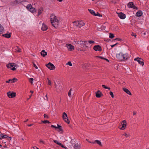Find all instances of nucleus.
Listing matches in <instances>:
<instances>
[{
	"instance_id": "6ab92c4d",
	"label": "nucleus",
	"mask_w": 149,
	"mask_h": 149,
	"mask_svg": "<svg viewBox=\"0 0 149 149\" xmlns=\"http://www.w3.org/2000/svg\"><path fill=\"white\" fill-rule=\"evenodd\" d=\"M47 52H45V50H42L41 52V54L43 57H45V56L47 55Z\"/></svg>"
},
{
	"instance_id": "dca6fc26",
	"label": "nucleus",
	"mask_w": 149,
	"mask_h": 149,
	"mask_svg": "<svg viewBox=\"0 0 149 149\" xmlns=\"http://www.w3.org/2000/svg\"><path fill=\"white\" fill-rule=\"evenodd\" d=\"M118 16L121 19H123L125 18V14L121 12L119 13H117Z\"/></svg>"
},
{
	"instance_id": "9d476101",
	"label": "nucleus",
	"mask_w": 149,
	"mask_h": 149,
	"mask_svg": "<svg viewBox=\"0 0 149 149\" xmlns=\"http://www.w3.org/2000/svg\"><path fill=\"white\" fill-rule=\"evenodd\" d=\"M7 95L8 97L10 98H12L15 97L16 96V93L14 92H11L9 91L7 93Z\"/></svg>"
},
{
	"instance_id": "3c124183",
	"label": "nucleus",
	"mask_w": 149,
	"mask_h": 149,
	"mask_svg": "<svg viewBox=\"0 0 149 149\" xmlns=\"http://www.w3.org/2000/svg\"><path fill=\"white\" fill-rule=\"evenodd\" d=\"M11 81V79H10L8 81H6V83H11L10 81Z\"/></svg>"
},
{
	"instance_id": "a211bd4d",
	"label": "nucleus",
	"mask_w": 149,
	"mask_h": 149,
	"mask_svg": "<svg viewBox=\"0 0 149 149\" xmlns=\"http://www.w3.org/2000/svg\"><path fill=\"white\" fill-rule=\"evenodd\" d=\"M48 27L45 24H43L42 26V30L43 31H45L47 30Z\"/></svg>"
},
{
	"instance_id": "c03bdc74",
	"label": "nucleus",
	"mask_w": 149,
	"mask_h": 149,
	"mask_svg": "<svg viewBox=\"0 0 149 149\" xmlns=\"http://www.w3.org/2000/svg\"><path fill=\"white\" fill-rule=\"evenodd\" d=\"M30 82L32 84L33 83L32 81L33 80V78H30L29 79Z\"/></svg>"
},
{
	"instance_id": "49530a36",
	"label": "nucleus",
	"mask_w": 149,
	"mask_h": 149,
	"mask_svg": "<svg viewBox=\"0 0 149 149\" xmlns=\"http://www.w3.org/2000/svg\"><path fill=\"white\" fill-rule=\"evenodd\" d=\"M33 65L34 67L36 68V69H38V67L35 64L34 62H33Z\"/></svg>"
},
{
	"instance_id": "774afa93",
	"label": "nucleus",
	"mask_w": 149,
	"mask_h": 149,
	"mask_svg": "<svg viewBox=\"0 0 149 149\" xmlns=\"http://www.w3.org/2000/svg\"><path fill=\"white\" fill-rule=\"evenodd\" d=\"M28 119H27L26 120H25V121H24V122H26V121H28Z\"/></svg>"
},
{
	"instance_id": "c756f323",
	"label": "nucleus",
	"mask_w": 149,
	"mask_h": 149,
	"mask_svg": "<svg viewBox=\"0 0 149 149\" xmlns=\"http://www.w3.org/2000/svg\"><path fill=\"white\" fill-rule=\"evenodd\" d=\"M7 137V135H3L2 134L1 135H0V139L2 138H6V137Z\"/></svg>"
},
{
	"instance_id": "473e14b6",
	"label": "nucleus",
	"mask_w": 149,
	"mask_h": 149,
	"mask_svg": "<svg viewBox=\"0 0 149 149\" xmlns=\"http://www.w3.org/2000/svg\"><path fill=\"white\" fill-rule=\"evenodd\" d=\"M94 15L95 16H98L99 17H102V15H100L98 12H97V13H95Z\"/></svg>"
},
{
	"instance_id": "c85d7f7f",
	"label": "nucleus",
	"mask_w": 149,
	"mask_h": 149,
	"mask_svg": "<svg viewBox=\"0 0 149 149\" xmlns=\"http://www.w3.org/2000/svg\"><path fill=\"white\" fill-rule=\"evenodd\" d=\"M4 28L0 24V35L3 33Z\"/></svg>"
},
{
	"instance_id": "f8f14e48",
	"label": "nucleus",
	"mask_w": 149,
	"mask_h": 149,
	"mask_svg": "<svg viewBox=\"0 0 149 149\" xmlns=\"http://www.w3.org/2000/svg\"><path fill=\"white\" fill-rule=\"evenodd\" d=\"M127 6L129 8H132L135 9H137V7L132 2H130L127 4Z\"/></svg>"
},
{
	"instance_id": "338daca9",
	"label": "nucleus",
	"mask_w": 149,
	"mask_h": 149,
	"mask_svg": "<svg viewBox=\"0 0 149 149\" xmlns=\"http://www.w3.org/2000/svg\"><path fill=\"white\" fill-rule=\"evenodd\" d=\"M30 92L32 93H33V91H30Z\"/></svg>"
},
{
	"instance_id": "ea45409f",
	"label": "nucleus",
	"mask_w": 149,
	"mask_h": 149,
	"mask_svg": "<svg viewBox=\"0 0 149 149\" xmlns=\"http://www.w3.org/2000/svg\"><path fill=\"white\" fill-rule=\"evenodd\" d=\"M17 80V79H16L15 78H14L13 79H12V80H11V81H12L13 82H14L15 81H16Z\"/></svg>"
},
{
	"instance_id": "6e6552de",
	"label": "nucleus",
	"mask_w": 149,
	"mask_h": 149,
	"mask_svg": "<svg viewBox=\"0 0 149 149\" xmlns=\"http://www.w3.org/2000/svg\"><path fill=\"white\" fill-rule=\"evenodd\" d=\"M46 66L50 70H54L55 68V66L50 62H49L47 64H46Z\"/></svg>"
},
{
	"instance_id": "0e129e2a",
	"label": "nucleus",
	"mask_w": 149,
	"mask_h": 149,
	"mask_svg": "<svg viewBox=\"0 0 149 149\" xmlns=\"http://www.w3.org/2000/svg\"><path fill=\"white\" fill-rule=\"evenodd\" d=\"M59 2H61L62 1H63V0H57Z\"/></svg>"
},
{
	"instance_id": "1a4fd4ad",
	"label": "nucleus",
	"mask_w": 149,
	"mask_h": 149,
	"mask_svg": "<svg viewBox=\"0 0 149 149\" xmlns=\"http://www.w3.org/2000/svg\"><path fill=\"white\" fill-rule=\"evenodd\" d=\"M135 61H136L138 62L139 64L143 66L144 64V62L143 60L141 58L138 57L134 59Z\"/></svg>"
},
{
	"instance_id": "ddd939ff",
	"label": "nucleus",
	"mask_w": 149,
	"mask_h": 149,
	"mask_svg": "<svg viewBox=\"0 0 149 149\" xmlns=\"http://www.w3.org/2000/svg\"><path fill=\"white\" fill-rule=\"evenodd\" d=\"M66 47L69 51H72L74 49V47L73 46L70 44H67Z\"/></svg>"
},
{
	"instance_id": "20e7f679",
	"label": "nucleus",
	"mask_w": 149,
	"mask_h": 149,
	"mask_svg": "<svg viewBox=\"0 0 149 149\" xmlns=\"http://www.w3.org/2000/svg\"><path fill=\"white\" fill-rule=\"evenodd\" d=\"M120 124L121 125H122V127H120L119 126V128L121 130H125L126 128L127 125V123L126 120H123L121 122Z\"/></svg>"
},
{
	"instance_id": "a878e982",
	"label": "nucleus",
	"mask_w": 149,
	"mask_h": 149,
	"mask_svg": "<svg viewBox=\"0 0 149 149\" xmlns=\"http://www.w3.org/2000/svg\"><path fill=\"white\" fill-rule=\"evenodd\" d=\"M15 52H21V50L19 48V47L18 46H16L15 49Z\"/></svg>"
},
{
	"instance_id": "603ef678",
	"label": "nucleus",
	"mask_w": 149,
	"mask_h": 149,
	"mask_svg": "<svg viewBox=\"0 0 149 149\" xmlns=\"http://www.w3.org/2000/svg\"><path fill=\"white\" fill-rule=\"evenodd\" d=\"M132 36H134L135 38L136 37V34H134V33H132Z\"/></svg>"
},
{
	"instance_id": "39448f33",
	"label": "nucleus",
	"mask_w": 149,
	"mask_h": 149,
	"mask_svg": "<svg viewBox=\"0 0 149 149\" xmlns=\"http://www.w3.org/2000/svg\"><path fill=\"white\" fill-rule=\"evenodd\" d=\"M86 44H87V41H80L77 42V44L79 45L81 48L84 47V46L86 45Z\"/></svg>"
},
{
	"instance_id": "7ed1b4c3",
	"label": "nucleus",
	"mask_w": 149,
	"mask_h": 149,
	"mask_svg": "<svg viewBox=\"0 0 149 149\" xmlns=\"http://www.w3.org/2000/svg\"><path fill=\"white\" fill-rule=\"evenodd\" d=\"M73 23L75 26H78L79 28L84 26L85 24L82 21H76L73 22Z\"/></svg>"
},
{
	"instance_id": "a19ab883",
	"label": "nucleus",
	"mask_w": 149,
	"mask_h": 149,
	"mask_svg": "<svg viewBox=\"0 0 149 149\" xmlns=\"http://www.w3.org/2000/svg\"><path fill=\"white\" fill-rule=\"evenodd\" d=\"M109 94L111 95V97L112 98H113L114 97L113 94L112 92L111 91L109 93Z\"/></svg>"
},
{
	"instance_id": "f03ea898",
	"label": "nucleus",
	"mask_w": 149,
	"mask_h": 149,
	"mask_svg": "<svg viewBox=\"0 0 149 149\" xmlns=\"http://www.w3.org/2000/svg\"><path fill=\"white\" fill-rule=\"evenodd\" d=\"M117 57L120 60H126L128 58L127 54H123L122 53H120L117 56Z\"/></svg>"
},
{
	"instance_id": "4468645a",
	"label": "nucleus",
	"mask_w": 149,
	"mask_h": 149,
	"mask_svg": "<svg viewBox=\"0 0 149 149\" xmlns=\"http://www.w3.org/2000/svg\"><path fill=\"white\" fill-rule=\"evenodd\" d=\"M55 86L56 91L57 92H59L62 87L60 84H56Z\"/></svg>"
},
{
	"instance_id": "9b49d317",
	"label": "nucleus",
	"mask_w": 149,
	"mask_h": 149,
	"mask_svg": "<svg viewBox=\"0 0 149 149\" xmlns=\"http://www.w3.org/2000/svg\"><path fill=\"white\" fill-rule=\"evenodd\" d=\"M14 64L15 63H10L6 65L7 67L8 68H11V69L13 70H16V68L15 67H14Z\"/></svg>"
},
{
	"instance_id": "4c0bfd02",
	"label": "nucleus",
	"mask_w": 149,
	"mask_h": 149,
	"mask_svg": "<svg viewBox=\"0 0 149 149\" xmlns=\"http://www.w3.org/2000/svg\"><path fill=\"white\" fill-rule=\"evenodd\" d=\"M71 89H70L68 93V95L70 97H71Z\"/></svg>"
},
{
	"instance_id": "2eb2a0df",
	"label": "nucleus",
	"mask_w": 149,
	"mask_h": 149,
	"mask_svg": "<svg viewBox=\"0 0 149 149\" xmlns=\"http://www.w3.org/2000/svg\"><path fill=\"white\" fill-rule=\"evenodd\" d=\"M93 49L95 51L98 50L100 51H101L102 50L101 47L99 45L95 46L93 47Z\"/></svg>"
},
{
	"instance_id": "a18cd8bd",
	"label": "nucleus",
	"mask_w": 149,
	"mask_h": 149,
	"mask_svg": "<svg viewBox=\"0 0 149 149\" xmlns=\"http://www.w3.org/2000/svg\"><path fill=\"white\" fill-rule=\"evenodd\" d=\"M88 42L90 44L94 43V41L93 40H89L88 41Z\"/></svg>"
},
{
	"instance_id": "5fc2aeb1",
	"label": "nucleus",
	"mask_w": 149,
	"mask_h": 149,
	"mask_svg": "<svg viewBox=\"0 0 149 149\" xmlns=\"http://www.w3.org/2000/svg\"><path fill=\"white\" fill-rule=\"evenodd\" d=\"M40 143H42L43 144H44L45 143V142L44 141H43L42 140H40Z\"/></svg>"
},
{
	"instance_id": "b1692460",
	"label": "nucleus",
	"mask_w": 149,
	"mask_h": 149,
	"mask_svg": "<svg viewBox=\"0 0 149 149\" xmlns=\"http://www.w3.org/2000/svg\"><path fill=\"white\" fill-rule=\"evenodd\" d=\"M2 36H3L5 37L6 38H10L11 36L10 33H9V34L6 33V34H3V35H2Z\"/></svg>"
},
{
	"instance_id": "bf43d9fd",
	"label": "nucleus",
	"mask_w": 149,
	"mask_h": 149,
	"mask_svg": "<svg viewBox=\"0 0 149 149\" xmlns=\"http://www.w3.org/2000/svg\"><path fill=\"white\" fill-rule=\"evenodd\" d=\"M58 145L61 146V145H62V144L61 143H60L59 142L58 143Z\"/></svg>"
},
{
	"instance_id": "412c9836",
	"label": "nucleus",
	"mask_w": 149,
	"mask_h": 149,
	"mask_svg": "<svg viewBox=\"0 0 149 149\" xmlns=\"http://www.w3.org/2000/svg\"><path fill=\"white\" fill-rule=\"evenodd\" d=\"M81 148L80 145L76 143L74 144V148L75 149H79Z\"/></svg>"
},
{
	"instance_id": "2f4dec72",
	"label": "nucleus",
	"mask_w": 149,
	"mask_h": 149,
	"mask_svg": "<svg viewBox=\"0 0 149 149\" xmlns=\"http://www.w3.org/2000/svg\"><path fill=\"white\" fill-rule=\"evenodd\" d=\"M88 11L90 12V13L93 15H94L95 12L93 10H92L91 9H88Z\"/></svg>"
},
{
	"instance_id": "680f3d73",
	"label": "nucleus",
	"mask_w": 149,
	"mask_h": 149,
	"mask_svg": "<svg viewBox=\"0 0 149 149\" xmlns=\"http://www.w3.org/2000/svg\"><path fill=\"white\" fill-rule=\"evenodd\" d=\"M32 125H33V124H30V125H28V126H32Z\"/></svg>"
},
{
	"instance_id": "5701e85b",
	"label": "nucleus",
	"mask_w": 149,
	"mask_h": 149,
	"mask_svg": "<svg viewBox=\"0 0 149 149\" xmlns=\"http://www.w3.org/2000/svg\"><path fill=\"white\" fill-rule=\"evenodd\" d=\"M142 12L141 11H139L136 13V16L138 17H140L142 15Z\"/></svg>"
},
{
	"instance_id": "de8ad7c7",
	"label": "nucleus",
	"mask_w": 149,
	"mask_h": 149,
	"mask_svg": "<svg viewBox=\"0 0 149 149\" xmlns=\"http://www.w3.org/2000/svg\"><path fill=\"white\" fill-rule=\"evenodd\" d=\"M6 139H7V140L10 141L11 139V138L9 137H8V136H7V137H6Z\"/></svg>"
},
{
	"instance_id": "864d4df0",
	"label": "nucleus",
	"mask_w": 149,
	"mask_h": 149,
	"mask_svg": "<svg viewBox=\"0 0 149 149\" xmlns=\"http://www.w3.org/2000/svg\"><path fill=\"white\" fill-rule=\"evenodd\" d=\"M54 141V142L55 143H56L57 144H58V143H59V142H58V141H57V140H54V141Z\"/></svg>"
},
{
	"instance_id": "09e8293b",
	"label": "nucleus",
	"mask_w": 149,
	"mask_h": 149,
	"mask_svg": "<svg viewBox=\"0 0 149 149\" xmlns=\"http://www.w3.org/2000/svg\"><path fill=\"white\" fill-rule=\"evenodd\" d=\"M44 118H48V116H47V115L46 114H44Z\"/></svg>"
},
{
	"instance_id": "aec40b11",
	"label": "nucleus",
	"mask_w": 149,
	"mask_h": 149,
	"mask_svg": "<svg viewBox=\"0 0 149 149\" xmlns=\"http://www.w3.org/2000/svg\"><path fill=\"white\" fill-rule=\"evenodd\" d=\"M123 90L127 93L128 94L130 95H132L131 93L130 92V91L128 89L126 88H123Z\"/></svg>"
},
{
	"instance_id": "f257e3e1",
	"label": "nucleus",
	"mask_w": 149,
	"mask_h": 149,
	"mask_svg": "<svg viewBox=\"0 0 149 149\" xmlns=\"http://www.w3.org/2000/svg\"><path fill=\"white\" fill-rule=\"evenodd\" d=\"M50 19L51 23L53 26L55 27L56 25H58V20L55 16L54 15H52L50 16Z\"/></svg>"
},
{
	"instance_id": "79ce46f5",
	"label": "nucleus",
	"mask_w": 149,
	"mask_h": 149,
	"mask_svg": "<svg viewBox=\"0 0 149 149\" xmlns=\"http://www.w3.org/2000/svg\"><path fill=\"white\" fill-rule=\"evenodd\" d=\"M42 123H50V122H49V121H48V120H45L44 121H42Z\"/></svg>"
},
{
	"instance_id": "e2e57ef3",
	"label": "nucleus",
	"mask_w": 149,
	"mask_h": 149,
	"mask_svg": "<svg viewBox=\"0 0 149 149\" xmlns=\"http://www.w3.org/2000/svg\"><path fill=\"white\" fill-rule=\"evenodd\" d=\"M17 65H16L15 64H14V67H15H15H17Z\"/></svg>"
},
{
	"instance_id": "13d9d810",
	"label": "nucleus",
	"mask_w": 149,
	"mask_h": 149,
	"mask_svg": "<svg viewBox=\"0 0 149 149\" xmlns=\"http://www.w3.org/2000/svg\"><path fill=\"white\" fill-rule=\"evenodd\" d=\"M136 112L134 111V112H133V115H135L136 114Z\"/></svg>"
},
{
	"instance_id": "58836bf2",
	"label": "nucleus",
	"mask_w": 149,
	"mask_h": 149,
	"mask_svg": "<svg viewBox=\"0 0 149 149\" xmlns=\"http://www.w3.org/2000/svg\"><path fill=\"white\" fill-rule=\"evenodd\" d=\"M123 135L125 136L126 137H127L129 136L130 134H127L126 133H125L124 134H123Z\"/></svg>"
},
{
	"instance_id": "7c9ffc66",
	"label": "nucleus",
	"mask_w": 149,
	"mask_h": 149,
	"mask_svg": "<svg viewBox=\"0 0 149 149\" xmlns=\"http://www.w3.org/2000/svg\"><path fill=\"white\" fill-rule=\"evenodd\" d=\"M96 57H97V58H100L101 59H103L105 60H106L108 62H109V61L108 60V59H106V58H104V57H102L97 56H96Z\"/></svg>"
},
{
	"instance_id": "052dcab7",
	"label": "nucleus",
	"mask_w": 149,
	"mask_h": 149,
	"mask_svg": "<svg viewBox=\"0 0 149 149\" xmlns=\"http://www.w3.org/2000/svg\"><path fill=\"white\" fill-rule=\"evenodd\" d=\"M45 97H46V100H47L48 101V97H47V95L46 94V96H45Z\"/></svg>"
},
{
	"instance_id": "69168bd1",
	"label": "nucleus",
	"mask_w": 149,
	"mask_h": 149,
	"mask_svg": "<svg viewBox=\"0 0 149 149\" xmlns=\"http://www.w3.org/2000/svg\"><path fill=\"white\" fill-rule=\"evenodd\" d=\"M86 66H87V64H85L84 65V67H86Z\"/></svg>"
},
{
	"instance_id": "37998d69",
	"label": "nucleus",
	"mask_w": 149,
	"mask_h": 149,
	"mask_svg": "<svg viewBox=\"0 0 149 149\" xmlns=\"http://www.w3.org/2000/svg\"><path fill=\"white\" fill-rule=\"evenodd\" d=\"M48 80V84L49 85H51V83L50 80L48 78L47 79Z\"/></svg>"
},
{
	"instance_id": "393cba45",
	"label": "nucleus",
	"mask_w": 149,
	"mask_h": 149,
	"mask_svg": "<svg viewBox=\"0 0 149 149\" xmlns=\"http://www.w3.org/2000/svg\"><path fill=\"white\" fill-rule=\"evenodd\" d=\"M21 2L20 0H16L14 1L13 3L12 4L13 5H15Z\"/></svg>"
},
{
	"instance_id": "72a5a7b5",
	"label": "nucleus",
	"mask_w": 149,
	"mask_h": 149,
	"mask_svg": "<svg viewBox=\"0 0 149 149\" xmlns=\"http://www.w3.org/2000/svg\"><path fill=\"white\" fill-rule=\"evenodd\" d=\"M114 36L113 34L110 33L109 37L111 38H113L114 37Z\"/></svg>"
},
{
	"instance_id": "423d86ee",
	"label": "nucleus",
	"mask_w": 149,
	"mask_h": 149,
	"mask_svg": "<svg viewBox=\"0 0 149 149\" xmlns=\"http://www.w3.org/2000/svg\"><path fill=\"white\" fill-rule=\"evenodd\" d=\"M62 118L64 121L68 124L70 123V121L68 118V116L67 114L65 113H63L62 115Z\"/></svg>"
},
{
	"instance_id": "f704fd0d",
	"label": "nucleus",
	"mask_w": 149,
	"mask_h": 149,
	"mask_svg": "<svg viewBox=\"0 0 149 149\" xmlns=\"http://www.w3.org/2000/svg\"><path fill=\"white\" fill-rule=\"evenodd\" d=\"M58 132H61V133H63V130L62 129V128H59L58 129Z\"/></svg>"
},
{
	"instance_id": "bb28decb",
	"label": "nucleus",
	"mask_w": 149,
	"mask_h": 149,
	"mask_svg": "<svg viewBox=\"0 0 149 149\" xmlns=\"http://www.w3.org/2000/svg\"><path fill=\"white\" fill-rule=\"evenodd\" d=\"M43 11V8L42 7H40L39 8L38 10V15H40L42 13Z\"/></svg>"
},
{
	"instance_id": "4d7b16f0",
	"label": "nucleus",
	"mask_w": 149,
	"mask_h": 149,
	"mask_svg": "<svg viewBox=\"0 0 149 149\" xmlns=\"http://www.w3.org/2000/svg\"><path fill=\"white\" fill-rule=\"evenodd\" d=\"M61 146L62 147V148H67L66 147H65L62 144V145Z\"/></svg>"
},
{
	"instance_id": "0eeeda50",
	"label": "nucleus",
	"mask_w": 149,
	"mask_h": 149,
	"mask_svg": "<svg viewBox=\"0 0 149 149\" xmlns=\"http://www.w3.org/2000/svg\"><path fill=\"white\" fill-rule=\"evenodd\" d=\"M26 8L32 13H34L36 11L35 8L32 7L31 4H28Z\"/></svg>"
},
{
	"instance_id": "f3484780",
	"label": "nucleus",
	"mask_w": 149,
	"mask_h": 149,
	"mask_svg": "<svg viewBox=\"0 0 149 149\" xmlns=\"http://www.w3.org/2000/svg\"><path fill=\"white\" fill-rule=\"evenodd\" d=\"M102 95V94L100 90H98L95 93V96L97 98L100 97Z\"/></svg>"
},
{
	"instance_id": "6e6d98bb",
	"label": "nucleus",
	"mask_w": 149,
	"mask_h": 149,
	"mask_svg": "<svg viewBox=\"0 0 149 149\" xmlns=\"http://www.w3.org/2000/svg\"><path fill=\"white\" fill-rule=\"evenodd\" d=\"M117 44V43H116V44H114V45H111V47H114V46H115Z\"/></svg>"
},
{
	"instance_id": "cd10ccee",
	"label": "nucleus",
	"mask_w": 149,
	"mask_h": 149,
	"mask_svg": "<svg viewBox=\"0 0 149 149\" xmlns=\"http://www.w3.org/2000/svg\"><path fill=\"white\" fill-rule=\"evenodd\" d=\"M51 127H52L54 128L55 129H57V128H61V126H60V125H58V124H57V127L55 126L54 125H51Z\"/></svg>"
},
{
	"instance_id": "e433bc0d",
	"label": "nucleus",
	"mask_w": 149,
	"mask_h": 149,
	"mask_svg": "<svg viewBox=\"0 0 149 149\" xmlns=\"http://www.w3.org/2000/svg\"><path fill=\"white\" fill-rule=\"evenodd\" d=\"M66 65H69L70 66H72V64L71 63L70 61H69L66 64Z\"/></svg>"
},
{
	"instance_id": "4be33fe9",
	"label": "nucleus",
	"mask_w": 149,
	"mask_h": 149,
	"mask_svg": "<svg viewBox=\"0 0 149 149\" xmlns=\"http://www.w3.org/2000/svg\"><path fill=\"white\" fill-rule=\"evenodd\" d=\"M96 143L97 144H98L100 146H102V145L101 143V142L98 140H95L93 143L94 144Z\"/></svg>"
},
{
	"instance_id": "c9c22d12",
	"label": "nucleus",
	"mask_w": 149,
	"mask_h": 149,
	"mask_svg": "<svg viewBox=\"0 0 149 149\" xmlns=\"http://www.w3.org/2000/svg\"><path fill=\"white\" fill-rule=\"evenodd\" d=\"M102 87L103 88H105V89H109V90H110V88H109V87H107V86H105V85H102Z\"/></svg>"
},
{
	"instance_id": "8fccbe9b",
	"label": "nucleus",
	"mask_w": 149,
	"mask_h": 149,
	"mask_svg": "<svg viewBox=\"0 0 149 149\" xmlns=\"http://www.w3.org/2000/svg\"><path fill=\"white\" fill-rule=\"evenodd\" d=\"M114 40H118V41H121L122 40V39L120 38H116L114 39Z\"/></svg>"
}]
</instances>
